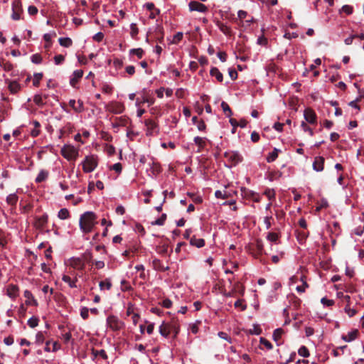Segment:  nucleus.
Returning a JSON list of instances; mask_svg holds the SVG:
<instances>
[{
    "label": "nucleus",
    "mask_w": 364,
    "mask_h": 364,
    "mask_svg": "<svg viewBox=\"0 0 364 364\" xmlns=\"http://www.w3.org/2000/svg\"><path fill=\"white\" fill-rule=\"evenodd\" d=\"M97 215L94 212L87 211L82 214L79 220L80 228L83 233H89L92 231L97 222Z\"/></svg>",
    "instance_id": "nucleus-1"
},
{
    "label": "nucleus",
    "mask_w": 364,
    "mask_h": 364,
    "mask_svg": "<svg viewBox=\"0 0 364 364\" xmlns=\"http://www.w3.org/2000/svg\"><path fill=\"white\" fill-rule=\"evenodd\" d=\"M97 166V157L94 155L87 156L82 161V170L85 173L93 171Z\"/></svg>",
    "instance_id": "nucleus-2"
},
{
    "label": "nucleus",
    "mask_w": 364,
    "mask_h": 364,
    "mask_svg": "<svg viewBox=\"0 0 364 364\" xmlns=\"http://www.w3.org/2000/svg\"><path fill=\"white\" fill-rule=\"evenodd\" d=\"M224 156L232 164V166H236L243 160L242 155L238 151H226L224 154Z\"/></svg>",
    "instance_id": "nucleus-3"
},
{
    "label": "nucleus",
    "mask_w": 364,
    "mask_h": 364,
    "mask_svg": "<svg viewBox=\"0 0 364 364\" xmlns=\"http://www.w3.org/2000/svg\"><path fill=\"white\" fill-rule=\"evenodd\" d=\"M60 152L62 156L69 161L75 159L77 155V151L72 146H64Z\"/></svg>",
    "instance_id": "nucleus-4"
},
{
    "label": "nucleus",
    "mask_w": 364,
    "mask_h": 364,
    "mask_svg": "<svg viewBox=\"0 0 364 364\" xmlns=\"http://www.w3.org/2000/svg\"><path fill=\"white\" fill-rule=\"evenodd\" d=\"M107 323L108 326L113 331H118L122 328L123 323L119 318L113 315L107 317Z\"/></svg>",
    "instance_id": "nucleus-5"
},
{
    "label": "nucleus",
    "mask_w": 364,
    "mask_h": 364,
    "mask_svg": "<svg viewBox=\"0 0 364 364\" xmlns=\"http://www.w3.org/2000/svg\"><path fill=\"white\" fill-rule=\"evenodd\" d=\"M107 109L114 114H121L124 110V106L119 102H112L107 106Z\"/></svg>",
    "instance_id": "nucleus-6"
},
{
    "label": "nucleus",
    "mask_w": 364,
    "mask_h": 364,
    "mask_svg": "<svg viewBox=\"0 0 364 364\" xmlns=\"http://www.w3.org/2000/svg\"><path fill=\"white\" fill-rule=\"evenodd\" d=\"M12 15L14 20L17 21L21 18V14L23 12L21 4L18 1H15L12 4Z\"/></svg>",
    "instance_id": "nucleus-7"
},
{
    "label": "nucleus",
    "mask_w": 364,
    "mask_h": 364,
    "mask_svg": "<svg viewBox=\"0 0 364 364\" xmlns=\"http://www.w3.org/2000/svg\"><path fill=\"white\" fill-rule=\"evenodd\" d=\"M188 6L190 11H196L201 13H205L208 10V8L205 5L196 1H191L189 3Z\"/></svg>",
    "instance_id": "nucleus-8"
},
{
    "label": "nucleus",
    "mask_w": 364,
    "mask_h": 364,
    "mask_svg": "<svg viewBox=\"0 0 364 364\" xmlns=\"http://www.w3.org/2000/svg\"><path fill=\"white\" fill-rule=\"evenodd\" d=\"M83 70H76L73 72L72 77L70 80V84L73 87H76L77 84L80 80L82 77Z\"/></svg>",
    "instance_id": "nucleus-9"
},
{
    "label": "nucleus",
    "mask_w": 364,
    "mask_h": 364,
    "mask_svg": "<svg viewBox=\"0 0 364 364\" xmlns=\"http://www.w3.org/2000/svg\"><path fill=\"white\" fill-rule=\"evenodd\" d=\"M304 118L306 121L310 124L316 123V114L315 112L311 108H307L304 110Z\"/></svg>",
    "instance_id": "nucleus-10"
},
{
    "label": "nucleus",
    "mask_w": 364,
    "mask_h": 364,
    "mask_svg": "<svg viewBox=\"0 0 364 364\" xmlns=\"http://www.w3.org/2000/svg\"><path fill=\"white\" fill-rule=\"evenodd\" d=\"M48 216L47 214H43L42 216L36 217L34 225L38 230H43L48 223Z\"/></svg>",
    "instance_id": "nucleus-11"
},
{
    "label": "nucleus",
    "mask_w": 364,
    "mask_h": 364,
    "mask_svg": "<svg viewBox=\"0 0 364 364\" xmlns=\"http://www.w3.org/2000/svg\"><path fill=\"white\" fill-rule=\"evenodd\" d=\"M241 191H242L244 197L249 198V199H252L255 202L259 201V196L257 193H255L252 191L248 190L245 188H242Z\"/></svg>",
    "instance_id": "nucleus-12"
},
{
    "label": "nucleus",
    "mask_w": 364,
    "mask_h": 364,
    "mask_svg": "<svg viewBox=\"0 0 364 364\" xmlns=\"http://www.w3.org/2000/svg\"><path fill=\"white\" fill-rule=\"evenodd\" d=\"M325 159L323 156H316L313 163V168L316 171H321L324 168Z\"/></svg>",
    "instance_id": "nucleus-13"
},
{
    "label": "nucleus",
    "mask_w": 364,
    "mask_h": 364,
    "mask_svg": "<svg viewBox=\"0 0 364 364\" xmlns=\"http://www.w3.org/2000/svg\"><path fill=\"white\" fill-rule=\"evenodd\" d=\"M19 289L17 285L9 284L6 287L7 295L11 298L14 299L18 296Z\"/></svg>",
    "instance_id": "nucleus-14"
},
{
    "label": "nucleus",
    "mask_w": 364,
    "mask_h": 364,
    "mask_svg": "<svg viewBox=\"0 0 364 364\" xmlns=\"http://www.w3.org/2000/svg\"><path fill=\"white\" fill-rule=\"evenodd\" d=\"M129 123V119L124 117H116L112 123L114 128L119 127H126Z\"/></svg>",
    "instance_id": "nucleus-15"
},
{
    "label": "nucleus",
    "mask_w": 364,
    "mask_h": 364,
    "mask_svg": "<svg viewBox=\"0 0 364 364\" xmlns=\"http://www.w3.org/2000/svg\"><path fill=\"white\" fill-rule=\"evenodd\" d=\"M159 333L164 337L167 338L171 333V323L164 322L159 327Z\"/></svg>",
    "instance_id": "nucleus-16"
},
{
    "label": "nucleus",
    "mask_w": 364,
    "mask_h": 364,
    "mask_svg": "<svg viewBox=\"0 0 364 364\" xmlns=\"http://www.w3.org/2000/svg\"><path fill=\"white\" fill-rule=\"evenodd\" d=\"M23 295L27 299L26 301V304L27 305H33L36 306L38 305L37 301L34 299L32 293L30 291L26 290L23 293Z\"/></svg>",
    "instance_id": "nucleus-17"
},
{
    "label": "nucleus",
    "mask_w": 364,
    "mask_h": 364,
    "mask_svg": "<svg viewBox=\"0 0 364 364\" xmlns=\"http://www.w3.org/2000/svg\"><path fill=\"white\" fill-rule=\"evenodd\" d=\"M153 267L154 269L158 271L165 272L169 269V267L168 266L165 267L161 261L159 259L155 258L153 260Z\"/></svg>",
    "instance_id": "nucleus-18"
},
{
    "label": "nucleus",
    "mask_w": 364,
    "mask_h": 364,
    "mask_svg": "<svg viewBox=\"0 0 364 364\" xmlns=\"http://www.w3.org/2000/svg\"><path fill=\"white\" fill-rule=\"evenodd\" d=\"M359 332L357 329H355L350 332H349L347 335H343L342 339L346 342H350L354 341L358 335Z\"/></svg>",
    "instance_id": "nucleus-19"
},
{
    "label": "nucleus",
    "mask_w": 364,
    "mask_h": 364,
    "mask_svg": "<svg viewBox=\"0 0 364 364\" xmlns=\"http://www.w3.org/2000/svg\"><path fill=\"white\" fill-rule=\"evenodd\" d=\"M144 124L147 128V134H152L154 130L158 127L156 122L152 119H146Z\"/></svg>",
    "instance_id": "nucleus-20"
},
{
    "label": "nucleus",
    "mask_w": 364,
    "mask_h": 364,
    "mask_svg": "<svg viewBox=\"0 0 364 364\" xmlns=\"http://www.w3.org/2000/svg\"><path fill=\"white\" fill-rule=\"evenodd\" d=\"M69 105L77 112H81L83 110V102L80 100L77 101V106L75 100H70Z\"/></svg>",
    "instance_id": "nucleus-21"
},
{
    "label": "nucleus",
    "mask_w": 364,
    "mask_h": 364,
    "mask_svg": "<svg viewBox=\"0 0 364 364\" xmlns=\"http://www.w3.org/2000/svg\"><path fill=\"white\" fill-rule=\"evenodd\" d=\"M284 331L282 328H277L273 333V339L277 343L278 346L282 344L281 338Z\"/></svg>",
    "instance_id": "nucleus-22"
},
{
    "label": "nucleus",
    "mask_w": 364,
    "mask_h": 364,
    "mask_svg": "<svg viewBox=\"0 0 364 364\" xmlns=\"http://www.w3.org/2000/svg\"><path fill=\"white\" fill-rule=\"evenodd\" d=\"M190 243L191 245L200 248L205 245V240L202 238H196L195 236H193L191 238Z\"/></svg>",
    "instance_id": "nucleus-23"
},
{
    "label": "nucleus",
    "mask_w": 364,
    "mask_h": 364,
    "mask_svg": "<svg viewBox=\"0 0 364 364\" xmlns=\"http://www.w3.org/2000/svg\"><path fill=\"white\" fill-rule=\"evenodd\" d=\"M210 74L212 76H214L216 77L217 80L220 82H222L223 80V75L220 73V71L218 70V68L213 67L210 69Z\"/></svg>",
    "instance_id": "nucleus-24"
},
{
    "label": "nucleus",
    "mask_w": 364,
    "mask_h": 364,
    "mask_svg": "<svg viewBox=\"0 0 364 364\" xmlns=\"http://www.w3.org/2000/svg\"><path fill=\"white\" fill-rule=\"evenodd\" d=\"M92 355L93 356V359H95L97 356H100L104 360H107L108 358L105 350H97L95 348H92Z\"/></svg>",
    "instance_id": "nucleus-25"
},
{
    "label": "nucleus",
    "mask_w": 364,
    "mask_h": 364,
    "mask_svg": "<svg viewBox=\"0 0 364 364\" xmlns=\"http://www.w3.org/2000/svg\"><path fill=\"white\" fill-rule=\"evenodd\" d=\"M18 197L16 193L9 194L6 198V203L12 206H16Z\"/></svg>",
    "instance_id": "nucleus-26"
},
{
    "label": "nucleus",
    "mask_w": 364,
    "mask_h": 364,
    "mask_svg": "<svg viewBox=\"0 0 364 364\" xmlns=\"http://www.w3.org/2000/svg\"><path fill=\"white\" fill-rule=\"evenodd\" d=\"M71 265L74 268L83 269L85 268V264L82 262L80 258H73L71 261Z\"/></svg>",
    "instance_id": "nucleus-27"
},
{
    "label": "nucleus",
    "mask_w": 364,
    "mask_h": 364,
    "mask_svg": "<svg viewBox=\"0 0 364 364\" xmlns=\"http://www.w3.org/2000/svg\"><path fill=\"white\" fill-rule=\"evenodd\" d=\"M48 172L45 170H41L39 172V173L38 174L35 181L36 183H41V182L46 181V178H48Z\"/></svg>",
    "instance_id": "nucleus-28"
},
{
    "label": "nucleus",
    "mask_w": 364,
    "mask_h": 364,
    "mask_svg": "<svg viewBox=\"0 0 364 364\" xmlns=\"http://www.w3.org/2000/svg\"><path fill=\"white\" fill-rule=\"evenodd\" d=\"M218 26L220 28V31H222L225 35L226 36H230L231 35V28L228 26L227 25L224 24L222 22L218 23Z\"/></svg>",
    "instance_id": "nucleus-29"
},
{
    "label": "nucleus",
    "mask_w": 364,
    "mask_h": 364,
    "mask_svg": "<svg viewBox=\"0 0 364 364\" xmlns=\"http://www.w3.org/2000/svg\"><path fill=\"white\" fill-rule=\"evenodd\" d=\"M9 89L11 93L15 94L20 90L21 85L16 81H12L9 83Z\"/></svg>",
    "instance_id": "nucleus-30"
},
{
    "label": "nucleus",
    "mask_w": 364,
    "mask_h": 364,
    "mask_svg": "<svg viewBox=\"0 0 364 364\" xmlns=\"http://www.w3.org/2000/svg\"><path fill=\"white\" fill-rule=\"evenodd\" d=\"M279 151V149L274 148V150L271 153H269V154L267 157V162L271 163L274 161L278 157V154Z\"/></svg>",
    "instance_id": "nucleus-31"
},
{
    "label": "nucleus",
    "mask_w": 364,
    "mask_h": 364,
    "mask_svg": "<svg viewBox=\"0 0 364 364\" xmlns=\"http://www.w3.org/2000/svg\"><path fill=\"white\" fill-rule=\"evenodd\" d=\"M58 42L61 46L69 48L73 44V41L71 38L67 37V38H60L58 39Z\"/></svg>",
    "instance_id": "nucleus-32"
},
{
    "label": "nucleus",
    "mask_w": 364,
    "mask_h": 364,
    "mask_svg": "<svg viewBox=\"0 0 364 364\" xmlns=\"http://www.w3.org/2000/svg\"><path fill=\"white\" fill-rule=\"evenodd\" d=\"M58 217L61 220H65L70 217V212L67 208H62L58 213Z\"/></svg>",
    "instance_id": "nucleus-33"
},
{
    "label": "nucleus",
    "mask_w": 364,
    "mask_h": 364,
    "mask_svg": "<svg viewBox=\"0 0 364 364\" xmlns=\"http://www.w3.org/2000/svg\"><path fill=\"white\" fill-rule=\"evenodd\" d=\"M194 142L199 148V151L203 149L205 146V139L200 137V136H196L194 138Z\"/></svg>",
    "instance_id": "nucleus-34"
},
{
    "label": "nucleus",
    "mask_w": 364,
    "mask_h": 364,
    "mask_svg": "<svg viewBox=\"0 0 364 364\" xmlns=\"http://www.w3.org/2000/svg\"><path fill=\"white\" fill-rule=\"evenodd\" d=\"M63 281L68 283L70 287L75 288L76 284L75 282L77 281V279L75 278V280H72L71 278L68 275H63L62 278Z\"/></svg>",
    "instance_id": "nucleus-35"
},
{
    "label": "nucleus",
    "mask_w": 364,
    "mask_h": 364,
    "mask_svg": "<svg viewBox=\"0 0 364 364\" xmlns=\"http://www.w3.org/2000/svg\"><path fill=\"white\" fill-rule=\"evenodd\" d=\"M221 107L227 117H229L232 114V112L227 102H225L224 101L222 102Z\"/></svg>",
    "instance_id": "nucleus-36"
},
{
    "label": "nucleus",
    "mask_w": 364,
    "mask_h": 364,
    "mask_svg": "<svg viewBox=\"0 0 364 364\" xmlns=\"http://www.w3.org/2000/svg\"><path fill=\"white\" fill-rule=\"evenodd\" d=\"M166 214L163 213L161 217L156 220L151 222L152 225H163L166 220Z\"/></svg>",
    "instance_id": "nucleus-37"
},
{
    "label": "nucleus",
    "mask_w": 364,
    "mask_h": 364,
    "mask_svg": "<svg viewBox=\"0 0 364 364\" xmlns=\"http://www.w3.org/2000/svg\"><path fill=\"white\" fill-rule=\"evenodd\" d=\"M43 73H37L33 75V85L35 87H38L40 85V81L43 78Z\"/></svg>",
    "instance_id": "nucleus-38"
},
{
    "label": "nucleus",
    "mask_w": 364,
    "mask_h": 364,
    "mask_svg": "<svg viewBox=\"0 0 364 364\" xmlns=\"http://www.w3.org/2000/svg\"><path fill=\"white\" fill-rule=\"evenodd\" d=\"M99 286L101 290L104 289L105 288L109 290L112 287V283L109 279H106L105 281H101L99 284Z\"/></svg>",
    "instance_id": "nucleus-39"
},
{
    "label": "nucleus",
    "mask_w": 364,
    "mask_h": 364,
    "mask_svg": "<svg viewBox=\"0 0 364 364\" xmlns=\"http://www.w3.org/2000/svg\"><path fill=\"white\" fill-rule=\"evenodd\" d=\"M215 196L217 198L225 199L230 196V193H228L227 191H216L215 193Z\"/></svg>",
    "instance_id": "nucleus-40"
},
{
    "label": "nucleus",
    "mask_w": 364,
    "mask_h": 364,
    "mask_svg": "<svg viewBox=\"0 0 364 364\" xmlns=\"http://www.w3.org/2000/svg\"><path fill=\"white\" fill-rule=\"evenodd\" d=\"M82 259L87 262L90 263L92 262V255L90 250H86L82 255Z\"/></svg>",
    "instance_id": "nucleus-41"
},
{
    "label": "nucleus",
    "mask_w": 364,
    "mask_h": 364,
    "mask_svg": "<svg viewBox=\"0 0 364 364\" xmlns=\"http://www.w3.org/2000/svg\"><path fill=\"white\" fill-rule=\"evenodd\" d=\"M249 333L252 335H259L262 333V329L257 324L253 325V328L249 330Z\"/></svg>",
    "instance_id": "nucleus-42"
},
{
    "label": "nucleus",
    "mask_w": 364,
    "mask_h": 364,
    "mask_svg": "<svg viewBox=\"0 0 364 364\" xmlns=\"http://www.w3.org/2000/svg\"><path fill=\"white\" fill-rule=\"evenodd\" d=\"M298 353L299 355L304 357V358H307L309 356V351L308 348L304 346H302L299 349Z\"/></svg>",
    "instance_id": "nucleus-43"
},
{
    "label": "nucleus",
    "mask_w": 364,
    "mask_h": 364,
    "mask_svg": "<svg viewBox=\"0 0 364 364\" xmlns=\"http://www.w3.org/2000/svg\"><path fill=\"white\" fill-rule=\"evenodd\" d=\"M38 322H39V319L36 316H33L28 319V325L31 328H35L38 325Z\"/></svg>",
    "instance_id": "nucleus-44"
},
{
    "label": "nucleus",
    "mask_w": 364,
    "mask_h": 364,
    "mask_svg": "<svg viewBox=\"0 0 364 364\" xmlns=\"http://www.w3.org/2000/svg\"><path fill=\"white\" fill-rule=\"evenodd\" d=\"M33 102L38 106V107H43L45 103L43 101V97L41 95H35L33 97Z\"/></svg>",
    "instance_id": "nucleus-45"
},
{
    "label": "nucleus",
    "mask_w": 364,
    "mask_h": 364,
    "mask_svg": "<svg viewBox=\"0 0 364 364\" xmlns=\"http://www.w3.org/2000/svg\"><path fill=\"white\" fill-rule=\"evenodd\" d=\"M0 66L6 71H10L13 69L14 66L12 63L8 61L0 62Z\"/></svg>",
    "instance_id": "nucleus-46"
},
{
    "label": "nucleus",
    "mask_w": 364,
    "mask_h": 364,
    "mask_svg": "<svg viewBox=\"0 0 364 364\" xmlns=\"http://www.w3.org/2000/svg\"><path fill=\"white\" fill-rule=\"evenodd\" d=\"M267 239L272 242H277L279 239V235L276 232H270L267 236Z\"/></svg>",
    "instance_id": "nucleus-47"
},
{
    "label": "nucleus",
    "mask_w": 364,
    "mask_h": 364,
    "mask_svg": "<svg viewBox=\"0 0 364 364\" xmlns=\"http://www.w3.org/2000/svg\"><path fill=\"white\" fill-rule=\"evenodd\" d=\"M129 52L132 54H135L139 59H141L144 55V50L140 48L131 49Z\"/></svg>",
    "instance_id": "nucleus-48"
},
{
    "label": "nucleus",
    "mask_w": 364,
    "mask_h": 364,
    "mask_svg": "<svg viewBox=\"0 0 364 364\" xmlns=\"http://www.w3.org/2000/svg\"><path fill=\"white\" fill-rule=\"evenodd\" d=\"M179 326L176 323H171V333H173L174 337H176L179 333Z\"/></svg>",
    "instance_id": "nucleus-49"
},
{
    "label": "nucleus",
    "mask_w": 364,
    "mask_h": 364,
    "mask_svg": "<svg viewBox=\"0 0 364 364\" xmlns=\"http://www.w3.org/2000/svg\"><path fill=\"white\" fill-rule=\"evenodd\" d=\"M43 60L41 55L38 53L34 54L31 56V61L35 64H40Z\"/></svg>",
    "instance_id": "nucleus-50"
},
{
    "label": "nucleus",
    "mask_w": 364,
    "mask_h": 364,
    "mask_svg": "<svg viewBox=\"0 0 364 364\" xmlns=\"http://www.w3.org/2000/svg\"><path fill=\"white\" fill-rule=\"evenodd\" d=\"M260 343L264 345L268 350H271L273 348L272 344L267 341L266 338L261 337L260 338Z\"/></svg>",
    "instance_id": "nucleus-51"
},
{
    "label": "nucleus",
    "mask_w": 364,
    "mask_h": 364,
    "mask_svg": "<svg viewBox=\"0 0 364 364\" xmlns=\"http://www.w3.org/2000/svg\"><path fill=\"white\" fill-rule=\"evenodd\" d=\"M183 36V33L181 32L176 33L173 36L172 43L174 44L178 43L182 40Z\"/></svg>",
    "instance_id": "nucleus-52"
},
{
    "label": "nucleus",
    "mask_w": 364,
    "mask_h": 364,
    "mask_svg": "<svg viewBox=\"0 0 364 364\" xmlns=\"http://www.w3.org/2000/svg\"><path fill=\"white\" fill-rule=\"evenodd\" d=\"M301 126L304 132H309L311 136L314 135L313 129L305 122H302Z\"/></svg>",
    "instance_id": "nucleus-53"
},
{
    "label": "nucleus",
    "mask_w": 364,
    "mask_h": 364,
    "mask_svg": "<svg viewBox=\"0 0 364 364\" xmlns=\"http://www.w3.org/2000/svg\"><path fill=\"white\" fill-rule=\"evenodd\" d=\"M151 171L154 174H159L161 172V166L156 163H154L151 167Z\"/></svg>",
    "instance_id": "nucleus-54"
},
{
    "label": "nucleus",
    "mask_w": 364,
    "mask_h": 364,
    "mask_svg": "<svg viewBox=\"0 0 364 364\" xmlns=\"http://www.w3.org/2000/svg\"><path fill=\"white\" fill-rule=\"evenodd\" d=\"M341 11L346 13L347 15H350L353 13V9L351 6L344 5L342 6Z\"/></svg>",
    "instance_id": "nucleus-55"
},
{
    "label": "nucleus",
    "mask_w": 364,
    "mask_h": 364,
    "mask_svg": "<svg viewBox=\"0 0 364 364\" xmlns=\"http://www.w3.org/2000/svg\"><path fill=\"white\" fill-rule=\"evenodd\" d=\"M242 299H237L235 302V308H240L242 311H244L247 308V306L245 304H242Z\"/></svg>",
    "instance_id": "nucleus-56"
},
{
    "label": "nucleus",
    "mask_w": 364,
    "mask_h": 364,
    "mask_svg": "<svg viewBox=\"0 0 364 364\" xmlns=\"http://www.w3.org/2000/svg\"><path fill=\"white\" fill-rule=\"evenodd\" d=\"M345 311L350 317L355 316L357 312L355 309L350 308L348 305L345 307Z\"/></svg>",
    "instance_id": "nucleus-57"
},
{
    "label": "nucleus",
    "mask_w": 364,
    "mask_h": 364,
    "mask_svg": "<svg viewBox=\"0 0 364 364\" xmlns=\"http://www.w3.org/2000/svg\"><path fill=\"white\" fill-rule=\"evenodd\" d=\"M80 316L83 319H87L89 317V309L87 307L82 308L80 311Z\"/></svg>",
    "instance_id": "nucleus-58"
},
{
    "label": "nucleus",
    "mask_w": 364,
    "mask_h": 364,
    "mask_svg": "<svg viewBox=\"0 0 364 364\" xmlns=\"http://www.w3.org/2000/svg\"><path fill=\"white\" fill-rule=\"evenodd\" d=\"M256 249L258 252V254H262L264 250V246L262 240H257L256 242Z\"/></svg>",
    "instance_id": "nucleus-59"
},
{
    "label": "nucleus",
    "mask_w": 364,
    "mask_h": 364,
    "mask_svg": "<svg viewBox=\"0 0 364 364\" xmlns=\"http://www.w3.org/2000/svg\"><path fill=\"white\" fill-rule=\"evenodd\" d=\"M130 28H131V36L132 37H134L139 33V29L137 28V26L136 23H132L130 26Z\"/></svg>",
    "instance_id": "nucleus-60"
},
{
    "label": "nucleus",
    "mask_w": 364,
    "mask_h": 364,
    "mask_svg": "<svg viewBox=\"0 0 364 364\" xmlns=\"http://www.w3.org/2000/svg\"><path fill=\"white\" fill-rule=\"evenodd\" d=\"M321 304H323L324 306H331L334 304V301L331 299H328L326 297H323L321 300Z\"/></svg>",
    "instance_id": "nucleus-61"
},
{
    "label": "nucleus",
    "mask_w": 364,
    "mask_h": 364,
    "mask_svg": "<svg viewBox=\"0 0 364 364\" xmlns=\"http://www.w3.org/2000/svg\"><path fill=\"white\" fill-rule=\"evenodd\" d=\"M268 43V40L266 37L262 35V36H259L257 39V43L261 46H267Z\"/></svg>",
    "instance_id": "nucleus-62"
},
{
    "label": "nucleus",
    "mask_w": 364,
    "mask_h": 364,
    "mask_svg": "<svg viewBox=\"0 0 364 364\" xmlns=\"http://www.w3.org/2000/svg\"><path fill=\"white\" fill-rule=\"evenodd\" d=\"M264 194L267 196V197L269 200L274 199V198H275V193H274V191L273 190L267 189V190L265 191Z\"/></svg>",
    "instance_id": "nucleus-63"
},
{
    "label": "nucleus",
    "mask_w": 364,
    "mask_h": 364,
    "mask_svg": "<svg viewBox=\"0 0 364 364\" xmlns=\"http://www.w3.org/2000/svg\"><path fill=\"white\" fill-rule=\"evenodd\" d=\"M65 60V57L63 55H57L54 57L55 63L56 65L61 64Z\"/></svg>",
    "instance_id": "nucleus-64"
}]
</instances>
